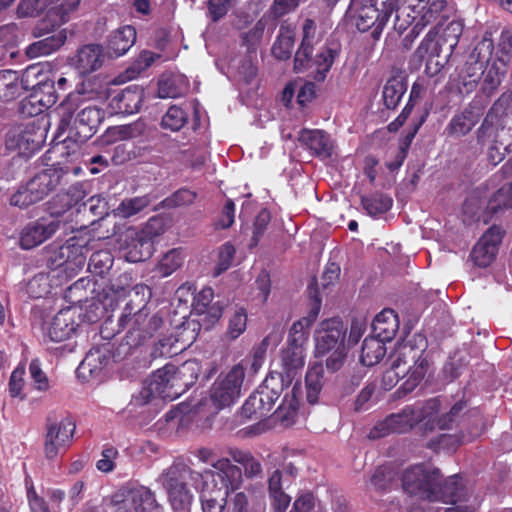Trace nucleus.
Masks as SVG:
<instances>
[{
  "label": "nucleus",
  "instance_id": "72a5a7b5",
  "mask_svg": "<svg viewBox=\"0 0 512 512\" xmlns=\"http://www.w3.org/2000/svg\"><path fill=\"white\" fill-rule=\"evenodd\" d=\"M103 59L104 55L101 45L87 44L77 50L72 61L81 74H89L102 66Z\"/></svg>",
  "mask_w": 512,
  "mask_h": 512
},
{
  "label": "nucleus",
  "instance_id": "aec40b11",
  "mask_svg": "<svg viewBox=\"0 0 512 512\" xmlns=\"http://www.w3.org/2000/svg\"><path fill=\"white\" fill-rule=\"evenodd\" d=\"M85 186V183L77 182L66 191L57 193L45 204L46 212L54 218L63 216L71 208L78 206L87 196Z\"/></svg>",
  "mask_w": 512,
  "mask_h": 512
},
{
  "label": "nucleus",
  "instance_id": "ea45409f",
  "mask_svg": "<svg viewBox=\"0 0 512 512\" xmlns=\"http://www.w3.org/2000/svg\"><path fill=\"white\" fill-rule=\"evenodd\" d=\"M214 291L211 287H204L193 298L192 310L197 315H207L211 322L218 321L222 315V309L212 304Z\"/></svg>",
  "mask_w": 512,
  "mask_h": 512
},
{
  "label": "nucleus",
  "instance_id": "4468645a",
  "mask_svg": "<svg viewBox=\"0 0 512 512\" xmlns=\"http://www.w3.org/2000/svg\"><path fill=\"white\" fill-rule=\"evenodd\" d=\"M273 379L264 382L245 400L241 407V415L248 420H260L267 417L280 396L278 389L272 387Z\"/></svg>",
  "mask_w": 512,
  "mask_h": 512
},
{
  "label": "nucleus",
  "instance_id": "f704fd0d",
  "mask_svg": "<svg viewBox=\"0 0 512 512\" xmlns=\"http://www.w3.org/2000/svg\"><path fill=\"white\" fill-rule=\"evenodd\" d=\"M136 29L131 25L115 30L107 38V54L111 58H118L126 54L135 44Z\"/></svg>",
  "mask_w": 512,
  "mask_h": 512
},
{
  "label": "nucleus",
  "instance_id": "de8ad7c7",
  "mask_svg": "<svg viewBox=\"0 0 512 512\" xmlns=\"http://www.w3.org/2000/svg\"><path fill=\"white\" fill-rule=\"evenodd\" d=\"M229 455L234 462L243 467L246 478L254 479L263 477L262 464L250 451L235 448L230 449Z\"/></svg>",
  "mask_w": 512,
  "mask_h": 512
},
{
  "label": "nucleus",
  "instance_id": "79ce46f5",
  "mask_svg": "<svg viewBox=\"0 0 512 512\" xmlns=\"http://www.w3.org/2000/svg\"><path fill=\"white\" fill-rule=\"evenodd\" d=\"M96 282L89 278H80L65 291L64 298L72 306L82 307L95 291Z\"/></svg>",
  "mask_w": 512,
  "mask_h": 512
},
{
  "label": "nucleus",
  "instance_id": "69168bd1",
  "mask_svg": "<svg viewBox=\"0 0 512 512\" xmlns=\"http://www.w3.org/2000/svg\"><path fill=\"white\" fill-rule=\"evenodd\" d=\"M494 50L493 39L491 34H485L482 40L474 47L472 53L469 55L468 60L475 61L479 64L489 65Z\"/></svg>",
  "mask_w": 512,
  "mask_h": 512
},
{
  "label": "nucleus",
  "instance_id": "58836bf2",
  "mask_svg": "<svg viewBox=\"0 0 512 512\" xmlns=\"http://www.w3.org/2000/svg\"><path fill=\"white\" fill-rule=\"evenodd\" d=\"M66 40V30H59L57 32H54L52 35H49L39 41L30 44L26 48V55L29 58H36L39 56L49 55L57 51L60 47H62Z\"/></svg>",
  "mask_w": 512,
  "mask_h": 512
},
{
  "label": "nucleus",
  "instance_id": "bb28decb",
  "mask_svg": "<svg viewBox=\"0 0 512 512\" xmlns=\"http://www.w3.org/2000/svg\"><path fill=\"white\" fill-rule=\"evenodd\" d=\"M143 99L144 89L139 85H129L110 100L109 108L114 114L131 115L140 110Z\"/></svg>",
  "mask_w": 512,
  "mask_h": 512
},
{
  "label": "nucleus",
  "instance_id": "5701e85b",
  "mask_svg": "<svg viewBox=\"0 0 512 512\" xmlns=\"http://www.w3.org/2000/svg\"><path fill=\"white\" fill-rule=\"evenodd\" d=\"M59 227V220L47 222L44 218H41L30 222L20 233L19 245L25 250L32 249L52 237Z\"/></svg>",
  "mask_w": 512,
  "mask_h": 512
},
{
  "label": "nucleus",
  "instance_id": "37998d69",
  "mask_svg": "<svg viewBox=\"0 0 512 512\" xmlns=\"http://www.w3.org/2000/svg\"><path fill=\"white\" fill-rule=\"evenodd\" d=\"M463 33V24L460 21H451L442 30L436 42L441 53L445 52V60H449L455 48L459 43V39Z\"/></svg>",
  "mask_w": 512,
  "mask_h": 512
},
{
  "label": "nucleus",
  "instance_id": "e433bc0d",
  "mask_svg": "<svg viewBox=\"0 0 512 512\" xmlns=\"http://www.w3.org/2000/svg\"><path fill=\"white\" fill-rule=\"evenodd\" d=\"M372 329L376 336L385 341H391L399 329L397 314L392 309H383L373 319Z\"/></svg>",
  "mask_w": 512,
  "mask_h": 512
},
{
  "label": "nucleus",
  "instance_id": "4be33fe9",
  "mask_svg": "<svg viewBox=\"0 0 512 512\" xmlns=\"http://www.w3.org/2000/svg\"><path fill=\"white\" fill-rule=\"evenodd\" d=\"M69 171L70 169L68 166L61 167L53 164L51 167L35 174L27 182L39 201H42L63 183L64 177L69 173Z\"/></svg>",
  "mask_w": 512,
  "mask_h": 512
},
{
  "label": "nucleus",
  "instance_id": "0eeeda50",
  "mask_svg": "<svg viewBox=\"0 0 512 512\" xmlns=\"http://www.w3.org/2000/svg\"><path fill=\"white\" fill-rule=\"evenodd\" d=\"M197 476L199 474L183 462H174L162 472L160 480L173 510L186 511L189 509L193 494L187 484L189 480H193Z\"/></svg>",
  "mask_w": 512,
  "mask_h": 512
},
{
  "label": "nucleus",
  "instance_id": "4d7b16f0",
  "mask_svg": "<svg viewBox=\"0 0 512 512\" xmlns=\"http://www.w3.org/2000/svg\"><path fill=\"white\" fill-rule=\"evenodd\" d=\"M184 262L180 249L174 248L166 252L159 260L156 270L162 277H168L178 270Z\"/></svg>",
  "mask_w": 512,
  "mask_h": 512
},
{
  "label": "nucleus",
  "instance_id": "052dcab7",
  "mask_svg": "<svg viewBox=\"0 0 512 512\" xmlns=\"http://www.w3.org/2000/svg\"><path fill=\"white\" fill-rule=\"evenodd\" d=\"M303 38L299 49L296 51L298 65H302L307 59V51L313 49V42L316 35L317 26L313 19L307 18L303 23Z\"/></svg>",
  "mask_w": 512,
  "mask_h": 512
},
{
  "label": "nucleus",
  "instance_id": "338daca9",
  "mask_svg": "<svg viewBox=\"0 0 512 512\" xmlns=\"http://www.w3.org/2000/svg\"><path fill=\"white\" fill-rule=\"evenodd\" d=\"M151 203L149 195L137 196L130 199H124L117 208L118 214L122 217H131L143 209L148 207Z\"/></svg>",
  "mask_w": 512,
  "mask_h": 512
},
{
  "label": "nucleus",
  "instance_id": "dca6fc26",
  "mask_svg": "<svg viewBox=\"0 0 512 512\" xmlns=\"http://www.w3.org/2000/svg\"><path fill=\"white\" fill-rule=\"evenodd\" d=\"M347 324L340 317H332L320 322L316 331V352L324 355L332 349L345 347Z\"/></svg>",
  "mask_w": 512,
  "mask_h": 512
},
{
  "label": "nucleus",
  "instance_id": "6ab92c4d",
  "mask_svg": "<svg viewBox=\"0 0 512 512\" xmlns=\"http://www.w3.org/2000/svg\"><path fill=\"white\" fill-rule=\"evenodd\" d=\"M195 329L180 327L175 334L163 337L154 345L152 356L171 358L185 351L195 341Z\"/></svg>",
  "mask_w": 512,
  "mask_h": 512
},
{
  "label": "nucleus",
  "instance_id": "09e8293b",
  "mask_svg": "<svg viewBox=\"0 0 512 512\" xmlns=\"http://www.w3.org/2000/svg\"><path fill=\"white\" fill-rule=\"evenodd\" d=\"M445 3L446 2H417L410 7L411 11L415 13L413 21L417 22L421 27L435 22L443 11Z\"/></svg>",
  "mask_w": 512,
  "mask_h": 512
},
{
  "label": "nucleus",
  "instance_id": "49530a36",
  "mask_svg": "<svg viewBox=\"0 0 512 512\" xmlns=\"http://www.w3.org/2000/svg\"><path fill=\"white\" fill-rule=\"evenodd\" d=\"M52 71L41 63L29 65L21 74V84L23 91L35 92L42 86L48 77L52 76Z\"/></svg>",
  "mask_w": 512,
  "mask_h": 512
},
{
  "label": "nucleus",
  "instance_id": "a211bd4d",
  "mask_svg": "<svg viewBox=\"0 0 512 512\" xmlns=\"http://www.w3.org/2000/svg\"><path fill=\"white\" fill-rule=\"evenodd\" d=\"M59 98L57 89L55 87V73L42 83L35 92H31L21 102V112L27 116H36L42 113L45 109L53 106Z\"/></svg>",
  "mask_w": 512,
  "mask_h": 512
},
{
  "label": "nucleus",
  "instance_id": "c03bdc74",
  "mask_svg": "<svg viewBox=\"0 0 512 512\" xmlns=\"http://www.w3.org/2000/svg\"><path fill=\"white\" fill-rule=\"evenodd\" d=\"M385 342V340L376 335L366 337L361 348V363L368 367L378 364L386 354Z\"/></svg>",
  "mask_w": 512,
  "mask_h": 512
},
{
  "label": "nucleus",
  "instance_id": "ddd939ff",
  "mask_svg": "<svg viewBox=\"0 0 512 512\" xmlns=\"http://www.w3.org/2000/svg\"><path fill=\"white\" fill-rule=\"evenodd\" d=\"M486 418L479 407L469 408L461 421L459 434H441L438 444L442 447L457 448L481 436L486 430Z\"/></svg>",
  "mask_w": 512,
  "mask_h": 512
},
{
  "label": "nucleus",
  "instance_id": "cd10ccee",
  "mask_svg": "<svg viewBox=\"0 0 512 512\" xmlns=\"http://www.w3.org/2000/svg\"><path fill=\"white\" fill-rule=\"evenodd\" d=\"M42 133L36 132L34 127L29 125L23 129H15L7 134L6 144L10 149H16L20 154H34L41 148Z\"/></svg>",
  "mask_w": 512,
  "mask_h": 512
},
{
  "label": "nucleus",
  "instance_id": "6e6d98bb",
  "mask_svg": "<svg viewBox=\"0 0 512 512\" xmlns=\"http://www.w3.org/2000/svg\"><path fill=\"white\" fill-rule=\"evenodd\" d=\"M227 497V492H222V488L214 491L204 489L200 496L203 512H223L226 507Z\"/></svg>",
  "mask_w": 512,
  "mask_h": 512
},
{
  "label": "nucleus",
  "instance_id": "2f4dec72",
  "mask_svg": "<svg viewBox=\"0 0 512 512\" xmlns=\"http://www.w3.org/2000/svg\"><path fill=\"white\" fill-rule=\"evenodd\" d=\"M216 471L212 473V479L215 485L221 483L222 492H234L239 489L242 482V470L233 465L229 459H221L215 464Z\"/></svg>",
  "mask_w": 512,
  "mask_h": 512
},
{
  "label": "nucleus",
  "instance_id": "864d4df0",
  "mask_svg": "<svg viewBox=\"0 0 512 512\" xmlns=\"http://www.w3.org/2000/svg\"><path fill=\"white\" fill-rule=\"evenodd\" d=\"M110 360V350L103 347H92L79 366V370L88 371L93 375L100 371Z\"/></svg>",
  "mask_w": 512,
  "mask_h": 512
},
{
  "label": "nucleus",
  "instance_id": "a878e982",
  "mask_svg": "<svg viewBox=\"0 0 512 512\" xmlns=\"http://www.w3.org/2000/svg\"><path fill=\"white\" fill-rule=\"evenodd\" d=\"M434 494L435 498H431V502L442 501L449 504L467 502L469 497L468 490L459 475L455 474L443 480L440 472L439 480H436L434 486Z\"/></svg>",
  "mask_w": 512,
  "mask_h": 512
},
{
  "label": "nucleus",
  "instance_id": "393cba45",
  "mask_svg": "<svg viewBox=\"0 0 512 512\" xmlns=\"http://www.w3.org/2000/svg\"><path fill=\"white\" fill-rule=\"evenodd\" d=\"M125 258L131 263L143 262L154 253V243L136 228H129L124 235Z\"/></svg>",
  "mask_w": 512,
  "mask_h": 512
},
{
  "label": "nucleus",
  "instance_id": "e2e57ef3",
  "mask_svg": "<svg viewBox=\"0 0 512 512\" xmlns=\"http://www.w3.org/2000/svg\"><path fill=\"white\" fill-rule=\"evenodd\" d=\"M487 66L488 67L486 72L484 71V80L481 87V91L487 97H490L494 94V92L501 84L505 71L500 69L496 61H493L491 65Z\"/></svg>",
  "mask_w": 512,
  "mask_h": 512
},
{
  "label": "nucleus",
  "instance_id": "4c0bfd02",
  "mask_svg": "<svg viewBox=\"0 0 512 512\" xmlns=\"http://www.w3.org/2000/svg\"><path fill=\"white\" fill-rule=\"evenodd\" d=\"M299 394V388L294 385L291 393L285 395L282 403L274 412L275 419L284 427H289L296 421L299 410Z\"/></svg>",
  "mask_w": 512,
  "mask_h": 512
},
{
  "label": "nucleus",
  "instance_id": "9b49d317",
  "mask_svg": "<svg viewBox=\"0 0 512 512\" xmlns=\"http://www.w3.org/2000/svg\"><path fill=\"white\" fill-rule=\"evenodd\" d=\"M76 423L71 417L57 420L47 418L44 442L45 457L52 460L65 453L72 444Z\"/></svg>",
  "mask_w": 512,
  "mask_h": 512
},
{
  "label": "nucleus",
  "instance_id": "7c9ffc66",
  "mask_svg": "<svg viewBox=\"0 0 512 512\" xmlns=\"http://www.w3.org/2000/svg\"><path fill=\"white\" fill-rule=\"evenodd\" d=\"M483 75L482 64L467 59L456 76L452 78L451 83L460 95L467 96L477 88Z\"/></svg>",
  "mask_w": 512,
  "mask_h": 512
},
{
  "label": "nucleus",
  "instance_id": "c85d7f7f",
  "mask_svg": "<svg viewBox=\"0 0 512 512\" xmlns=\"http://www.w3.org/2000/svg\"><path fill=\"white\" fill-rule=\"evenodd\" d=\"M298 139L312 155L320 159H328L333 154V141L324 130L302 129Z\"/></svg>",
  "mask_w": 512,
  "mask_h": 512
},
{
  "label": "nucleus",
  "instance_id": "f3484780",
  "mask_svg": "<svg viewBox=\"0 0 512 512\" xmlns=\"http://www.w3.org/2000/svg\"><path fill=\"white\" fill-rule=\"evenodd\" d=\"M505 230L496 224L490 226L473 247L470 257L475 265L488 267L496 258Z\"/></svg>",
  "mask_w": 512,
  "mask_h": 512
},
{
  "label": "nucleus",
  "instance_id": "680f3d73",
  "mask_svg": "<svg viewBox=\"0 0 512 512\" xmlns=\"http://www.w3.org/2000/svg\"><path fill=\"white\" fill-rule=\"evenodd\" d=\"M396 472L390 466H378L370 477L371 487L378 492H385L390 489L395 480Z\"/></svg>",
  "mask_w": 512,
  "mask_h": 512
},
{
  "label": "nucleus",
  "instance_id": "603ef678",
  "mask_svg": "<svg viewBox=\"0 0 512 512\" xmlns=\"http://www.w3.org/2000/svg\"><path fill=\"white\" fill-rule=\"evenodd\" d=\"M361 205L371 217H377L387 213L393 205L392 198L382 192H375L361 197Z\"/></svg>",
  "mask_w": 512,
  "mask_h": 512
},
{
  "label": "nucleus",
  "instance_id": "b1692460",
  "mask_svg": "<svg viewBox=\"0 0 512 512\" xmlns=\"http://www.w3.org/2000/svg\"><path fill=\"white\" fill-rule=\"evenodd\" d=\"M309 293L312 299V307L308 317H304L293 323L289 330L287 345L304 349L303 346L308 340V328L316 320L321 309V298L316 288L309 286Z\"/></svg>",
  "mask_w": 512,
  "mask_h": 512
},
{
  "label": "nucleus",
  "instance_id": "a19ab883",
  "mask_svg": "<svg viewBox=\"0 0 512 512\" xmlns=\"http://www.w3.org/2000/svg\"><path fill=\"white\" fill-rule=\"evenodd\" d=\"M408 83L404 76L390 77L382 91L383 103L387 109L394 110L399 105L403 95L407 91Z\"/></svg>",
  "mask_w": 512,
  "mask_h": 512
},
{
  "label": "nucleus",
  "instance_id": "bf43d9fd",
  "mask_svg": "<svg viewBox=\"0 0 512 512\" xmlns=\"http://www.w3.org/2000/svg\"><path fill=\"white\" fill-rule=\"evenodd\" d=\"M38 202L40 201L28 182L20 184L9 197V204L19 209H26Z\"/></svg>",
  "mask_w": 512,
  "mask_h": 512
},
{
  "label": "nucleus",
  "instance_id": "412c9836",
  "mask_svg": "<svg viewBox=\"0 0 512 512\" xmlns=\"http://www.w3.org/2000/svg\"><path fill=\"white\" fill-rule=\"evenodd\" d=\"M512 211V182L505 183L489 194L481 217L484 224L502 219L507 212Z\"/></svg>",
  "mask_w": 512,
  "mask_h": 512
},
{
  "label": "nucleus",
  "instance_id": "5fc2aeb1",
  "mask_svg": "<svg viewBox=\"0 0 512 512\" xmlns=\"http://www.w3.org/2000/svg\"><path fill=\"white\" fill-rule=\"evenodd\" d=\"M323 373V365L319 363L313 364L306 373V399L309 404L318 402L323 387Z\"/></svg>",
  "mask_w": 512,
  "mask_h": 512
},
{
  "label": "nucleus",
  "instance_id": "39448f33",
  "mask_svg": "<svg viewBox=\"0 0 512 512\" xmlns=\"http://www.w3.org/2000/svg\"><path fill=\"white\" fill-rule=\"evenodd\" d=\"M187 390L188 387L179 377L176 366L167 364L146 378L141 390L132 399L135 405L144 406L156 397L172 401Z\"/></svg>",
  "mask_w": 512,
  "mask_h": 512
},
{
  "label": "nucleus",
  "instance_id": "f257e3e1",
  "mask_svg": "<svg viewBox=\"0 0 512 512\" xmlns=\"http://www.w3.org/2000/svg\"><path fill=\"white\" fill-rule=\"evenodd\" d=\"M146 290H148L147 286L136 285L131 293L128 285H123L120 279L103 288L101 301L105 308H113L120 299L127 295L130 297L117 324V333L126 332L120 344L121 347H127L125 353L143 345L164 324L163 318L158 313H151L147 307L149 296H145Z\"/></svg>",
  "mask_w": 512,
  "mask_h": 512
},
{
  "label": "nucleus",
  "instance_id": "c756f323",
  "mask_svg": "<svg viewBox=\"0 0 512 512\" xmlns=\"http://www.w3.org/2000/svg\"><path fill=\"white\" fill-rule=\"evenodd\" d=\"M76 311L72 306L61 309L52 319L47 329V336L53 342H62L76 331Z\"/></svg>",
  "mask_w": 512,
  "mask_h": 512
},
{
  "label": "nucleus",
  "instance_id": "a18cd8bd",
  "mask_svg": "<svg viewBox=\"0 0 512 512\" xmlns=\"http://www.w3.org/2000/svg\"><path fill=\"white\" fill-rule=\"evenodd\" d=\"M23 92L20 74L14 70L0 71V101L9 102Z\"/></svg>",
  "mask_w": 512,
  "mask_h": 512
},
{
  "label": "nucleus",
  "instance_id": "f8f14e48",
  "mask_svg": "<svg viewBox=\"0 0 512 512\" xmlns=\"http://www.w3.org/2000/svg\"><path fill=\"white\" fill-rule=\"evenodd\" d=\"M436 480H439V469H430L424 464L407 468L401 478L402 487L406 493L428 501L435 498Z\"/></svg>",
  "mask_w": 512,
  "mask_h": 512
},
{
  "label": "nucleus",
  "instance_id": "1a4fd4ad",
  "mask_svg": "<svg viewBox=\"0 0 512 512\" xmlns=\"http://www.w3.org/2000/svg\"><path fill=\"white\" fill-rule=\"evenodd\" d=\"M394 2H350L348 12L355 20L357 29L366 32L372 29V36L377 38L389 18L391 17Z\"/></svg>",
  "mask_w": 512,
  "mask_h": 512
},
{
  "label": "nucleus",
  "instance_id": "7ed1b4c3",
  "mask_svg": "<svg viewBox=\"0 0 512 512\" xmlns=\"http://www.w3.org/2000/svg\"><path fill=\"white\" fill-rule=\"evenodd\" d=\"M77 110L76 98L69 94L56 110L59 117L57 136L68 131L67 138L77 143H84L96 134L104 120V111L96 106H87L74 118Z\"/></svg>",
  "mask_w": 512,
  "mask_h": 512
},
{
  "label": "nucleus",
  "instance_id": "13d9d810",
  "mask_svg": "<svg viewBox=\"0 0 512 512\" xmlns=\"http://www.w3.org/2000/svg\"><path fill=\"white\" fill-rule=\"evenodd\" d=\"M114 259L108 250H98L92 253L88 270L95 276L103 277L111 269Z\"/></svg>",
  "mask_w": 512,
  "mask_h": 512
},
{
  "label": "nucleus",
  "instance_id": "0e129e2a",
  "mask_svg": "<svg viewBox=\"0 0 512 512\" xmlns=\"http://www.w3.org/2000/svg\"><path fill=\"white\" fill-rule=\"evenodd\" d=\"M282 365L287 374L304 366V349L286 346L281 351Z\"/></svg>",
  "mask_w": 512,
  "mask_h": 512
},
{
  "label": "nucleus",
  "instance_id": "2eb2a0df",
  "mask_svg": "<svg viewBox=\"0 0 512 512\" xmlns=\"http://www.w3.org/2000/svg\"><path fill=\"white\" fill-rule=\"evenodd\" d=\"M112 503L122 505L126 510L132 509L134 512H160L161 510L155 493L145 486L120 489L112 496Z\"/></svg>",
  "mask_w": 512,
  "mask_h": 512
},
{
  "label": "nucleus",
  "instance_id": "8fccbe9b",
  "mask_svg": "<svg viewBox=\"0 0 512 512\" xmlns=\"http://www.w3.org/2000/svg\"><path fill=\"white\" fill-rule=\"evenodd\" d=\"M438 36V32L435 29L429 30V32L425 35V37L420 42L417 49L411 56L410 62L418 67H420L423 61L428 59L429 55H436L437 57H441V51L439 49L438 44L436 42V38Z\"/></svg>",
  "mask_w": 512,
  "mask_h": 512
},
{
  "label": "nucleus",
  "instance_id": "f03ea898",
  "mask_svg": "<svg viewBox=\"0 0 512 512\" xmlns=\"http://www.w3.org/2000/svg\"><path fill=\"white\" fill-rule=\"evenodd\" d=\"M427 348L428 341L422 333H415L396 346L392 356L393 367L402 368V374L407 375L395 392L398 397L414 391L425 378L430 367Z\"/></svg>",
  "mask_w": 512,
  "mask_h": 512
},
{
  "label": "nucleus",
  "instance_id": "c9c22d12",
  "mask_svg": "<svg viewBox=\"0 0 512 512\" xmlns=\"http://www.w3.org/2000/svg\"><path fill=\"white\" fill-rule=\"evenodd\" d=\"M469 410L468 402L466 399L461 398L457 400L449 409L448 412L441 414L435 418H430L429 430L438 427L440 430H449L454 426L461 427V421L466 416V411Z\"/></svg>",
  "mask_w": 512,
  "mask_h": 512
},
{
  "label": "nucleus",
  "instance_id": "9d476101",
  "mask_svg": "<svg viewBox=\"0 0 512 512\" xmlns=\"http://www.w3.org/2000/svg\"><path fill=\"white\" fill-rule=\"evenodd\" d=\"M313 49L307 51V59L302 65H298L297 54L294 57V70L297 73L308 72L317 82H323L332 65L341 52V46L338 42H326V44L313 56Z\"/></svg>",
  "mask_w": 512,
  "mask_h": 512
},
{
  "label": "nucleus",
  "instance_id": "3c124183",
  "mask_svg": "<svg viewBox=\"0 0 512 512\" xmlns=\"http://www.w3.org/2000/svg\"><path fill=\"white\" fill-rule=\"evenodd\" d=\"M438 36V32L435 29L429 30V32L425 35V37L420 42L417 49L411 56L410 62L418 67H420L423 61L428 59L429 55H436L437 57H441V51L439 49L438 44L436 42V38Z\"/></svg>",
  "mask_w": 512,
  "mask_h": 512
},
{
  "label": "nucleus",
  "instance_id": "473e14b6",
  "mask_svg": "<svg viewBox=\"0 0 512 512\" xmlns=\"http://www.w3.org/2000/svg\"><path fill=\"white\" fill-rule=\"evenodd\" d=\"M481 113L475 111L474 101L461 112L456 113L447 126L444 133L449 137H462L467 135L479 122Z\"/></svg>",
  "mask_w": 512,
  "mask_h": 512
},
{
  "label": "nucleus",
  "instance_id": "423d86ee",
  "mask_svg": "<svg viewBox=\"0 0 512 512\" xmlns=\"http://www.w3.org/2000/svg\"><path fill=\"white\" fill-rule=\"evenodd\" d=\"M19 2L17 14L19 17H36L40 11L46 9L45 16L39 20L33 30L35 37H42L54 31L70 19V14L78 9L80 2Z\"/></svg>",
  "mask_w": 512,
  "mask_h": 512
},
{
  "label": "nucleus",
  "instance_id": "6e6552de",
  "mask_svg": "<svg viewBox=\"0 0 512 512\" xmlns=\"http://www.w3.org/2000/svg\"><path fill=\"white\" fill-rule=\"evenodd\" d=\"M248 364L242 359L217 377L210 389V400L217 410L230 407L240 398Z\"/></svg>",
  "mask_w": 512,
  "mask_h": 512
},
{
  "label": "nucleus",
  "instance_id": "20e7f679",
  "mask_svg": "<svg viewBox=\"0 0 512 512\" xmlns=\"http://www.w3.org/2000/svg\"><path fill=\"white\" fill-rule=\"evenodd\" d=\"M439 397L426 400L421 406L407 405L400 412L387 416L378 422L370 432L372 438H382L390 433H406L420 422L425 421V430H429L430 418L441 410Z\"/></svg>",
  "mask_w": 512,
  "mask_h": 512
},
{
  "label": "nucleus",
  "instance_id": "774afa93",
  "mask_svg": "<svg viewBox=\"0 0 512 512\" xmlns=\"http://www.w3.org/2000/svg\"><path fill=\"white\" fill-rule=\"evenodd\" d=\"M187 113L179 106H171L162 117L161 126L163 129L179 131L187 122Z\"/></svg>",
  "mask_w": 512,
  "mask_h": 512
}]
</instances>
